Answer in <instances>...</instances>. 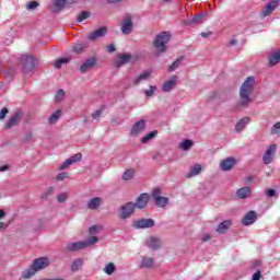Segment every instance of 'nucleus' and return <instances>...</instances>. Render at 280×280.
Listing matches in <instances>:
<instances>
[{"mask_svg": "<svg viewBox=\"0 0 280 280\" xmlns=\"http://www.w3.org/2000/svg\"><path fill=\"white\" fill-rule=\"evenodd\" d=\"M86 207L91 211H97V209H100V207H102V198L95 197V198L90 199L86 203Z\"/></svg>", "mask_w": 280, "mask_h": 280, "instance_id": "b1692460", "label": "nucleus"}, {"mask_svg": "<svg viewBox=\"0 0 280 280\" xmlns=\"http://www.w3.org/2000/svg\"><path fill=\"white\" fill-rule=\"evenodd\" d=\"M39 280H65L63 278H43Z\"/></svg>", "mask_w": 280, "mask_h": 280, "instance_id": "774afa93", "label": "nucleus"}, {"mask_svg": "<svg viewBox=\"0 0 280 280\" xmlns=\"http://www.w3.org/2000/svg\"><path fill=\"white\" fill-rule=\"evenodd\" d=\"M90 18H91V12L83 11L79 13L77 21L78 23H82V21H86V19H90Z\"/></svg>", "mask_w": 280, "mask_h": 280, "instance_id": "37998d69", "label": "nucleus"}, {"mask_svg": "<svg viewBox=\"0 0 280 280\" xmlns=\"http://www.w3.org/2000/svg\"><path fill=\"white\" fill-rule=\"evenodd\" d=\"M209 240H211V235L209 234L203 235V238H202L203 242H209Z\"/></svg>", "mask_w": 280, "mask_h": 280, "instance_id": "338daca9", "label": "nucleus"}, {"mask_svg": "<svg viewBox=\"0 0 280 280\" xmlns=\"http://www.w3.org/2000/svg\"><path fill=\"white\" fill-rule=\"evenodd\" d=\"M130 60H132V55L119 54L114 60V67H116V69H121V67H124L125 65H128Z\"/></svg>", "mask_w": 280, "mask_h": 280, "instance_id": "f8f14e48", "label": "nucleus"}, {"mask_svg": "<svg viewBox=\"0 0 280 280\" xmlns=\"http://www.w3.org/2000/svg\"><path fill=\"white\" fill-rule=\"evenodd\" d=\"M36 270L34 268L26 269L22 272V279H32V277H34V275H36Z\"/></svg>", "mask_w": 280, "mask_h": 280, "instance_id": "58836bf2", "label": "nucleus"}, {"mask_svg": "<svg viewBox=\"0 0 280 280\" xmlns=\"http://www.w3.org/2000/svg\"><path fill=\"white\" fill-rule=\"evenodd\" d=\"M119 28L121 34L128 36L132 34V30H135V22L132 21V15H125L119 23Z\"/></svg>", "mask_w": 280, "mask_h": 280, "instance_id": "39448f33", "label": "nucleus"}, {"mask_svg": "<svg viewBox=\"0 0 280 280\" xmlns=\"http://www.w3.org/2000/svg\"><path fill=\"white\" fill-rule=\"evenodd\" d=\"M237 45V39L232 38L228 42V47H235Z\"/></svg>", "mask_w": 280, "mask_h": 280, "instance_id": "bf43d9fd", "label": "nucleus"}, {"mask_svg": "<svg viewBox=\"0 0 280 280\" xmlns=\"http://www.w3.org/2000/svg\"><path fill=\"white\" fill-rule=\"evenodd\" d=\"M97 242H100L97 236H91L85 241L70 242L66 244V250L67 253H78L80 250H84V248H90V246L97 244Z\"/></svg>", "mask_w": 280, "mask_h": 280, "instance_id": "7ed1b4c3", "label": "nucleus"}, {"mask_svg": "<svg viewBox=\"0 0 280 280\" xmlns=\"http://www.w3.org/2000/svg\"><path fill=\"white\" fill-rule=\"evenodd\" d=\"M202 23V15H197L191 20L185 22V25H200Z\"/></svg>", "mask_w": 280, "mask_h": 280, "instance_id": "ea45409f", "label": "nucleus"}, {"mask_svg": "<svg viewBox=\"0 0 280 280\" xmlns=\"http://www.w3.org/2000/svg\"><path fill=\"white\" fill-rule=\"evenodd\" d=\"M5 229H8V224H5L3 221H0V231H5Z\"/></svg>", "mask_w": 280, "mask_h": 280, "instance_id": "e2e57ef3", "label": "nucleus"}, {"mask_svg": "<svg viewBox=\"0 0 280 280\" xmlns=\"http://www.w3.org/2000/svg\"><path fill=\"white\" fill-rule=\"evenodd\" d=\"M192 147H194V141H191L189 139L183 140L178 144L179 150H184V152H187L188 150H191Z\"/></svg>", "mask_w": 280, "mask_h": 280, "instance_id": "e433bc0d", "label": "nucleus"}, {"mask_svg": "<svg viewBox=\"0 0 280 280\" xmlns=\"http://www.w3.org/2000/svg\"><path fill=\"white\" fill-rule=\"evenodd\" d=\"M137 173V171H135V168H127L124 173H122V180L128 182V180H132V178H135V174Z\"/></svg>", "mask_w": 280, "mask_h": 280, "instance_id": "72a5a7b5", "label": "nucleus"}, {"mask_svg": "<svg viewBox=\"0 0 280 280\" xmlns=\"http://www.w3.org/2000/svg\"><path fill=\"white\" fill-rule=\"evenodd\" d=\"M201 173H202V165L194 164L192 166H190V168H189L188 173H186L185 177L194 178V176H198Z\"/></svg>", "mask_w": 280, "mask_h": 280, "instance_id": "4be33fe9", "label": "nucleus"}, {"mask_svg": "<svg viewBox=\"0 0 280 280\" xmlns=\"http://www.w3.org/2000/svg\"><path fill=\"white\" fill-rule=\"evenodd\" d=\"M233 224V222L231 220H225L223 222H221L218 228H217V233H226L228 229H231V225Z\"/></svg>", "mask_w": 280, "mask_h": 280, "instance_id": "7c9ffc66", "label": "nucleus"}, {"mask_svg": "<svg viewBox=\"0 0 280 280\" xmlns=\"http://www.w3.org/2000/svg\"><path fill=\"white\" fill-rule=\"evenodd\" d=\"M56 189L50 186L42 194V200H47L48 196H51Z\"/></svg>", "mask_w": 280, "mask_h": 280, "instance_id": "49530a36", "label": "nucleus"}, {"mask_svg": "<svg viewBox=\"0 0 280 280\" xmlns=\"http://www.w3.org/2000/svg\"><path fill=\"white\" fill-rule=\"evenodd\" d=\"M159 136V131L158 130H154V131H151L149 133H147L144 137L141 138V143H150V141H152L155 137Z\"/></svg>", "mask_w": 280, "mask_h": 280, "instance_id": "f704fd0d", "label": "nucleus"}, {"mask_svg": "<svg viewBox=\"0 0 280 280\" xmlns=\"http://www.w3.org/2000/svg\"><path fill=\"white\" fill-rule=\"evenodd\" d=\"M67 178H69V173H67V172L59 173L56 176V180L59 182V183L62 182V180H67Z\"/></svg>", "mask_w": 280, "mask_h": 280, "instance_id": "09e8293b", "label": "nucleus"}, {"mask_svg": "<svg viewBox=\"0 0 280 280\" xmlns=\"http://www.w3.org/2000/svg\"><path fill=\"white\" fill-rule=\"evenodd\" d=\"M145 128H148L145 119H140L132 125L130 136L139 137V135H143V132H145Z\"/></svg>", "mask_w": 280, "mask_h": 280, "instance_id": "1a4fd4ad", "label": "nucleus"}, {"mask_svg": "<svg viewBox=\"0 0 280 280\" xmlns=\"http://www.w3.org/2000/svg\"><path fill=\"white\" fill-rule=\"evenodd\" d=\"M106 51H108V54H113L114 51H117V48L115 47V44H109L106 46Z\"/></svg>", "mask_w": 280, "mask_h": 280, "instance_id": "6e6d98bb", "label": "nucleus"}, {"mask_svg": "<svg viewBox=\"0 0 280 280\" xmlns=\"http://www.w3.org/2000/svg\"><path fill=\"white\" fill-rule=\"evenodd\" d=\"M8 170H10V164H4L0 166V172H8Z\"/></svg>", "mask_w": 280, "mask_h": 280, "instance_id": "052dcab7", "label": "nucleus"}, {"mask_svg": "<svg viewBox=\"0 0 280 280\" xmlns=\"http://www.w3.org/2000/svg\"><path fill=\"white\" fill-rule=\"evenodd\" d=\"M172 35L168 32H162L158 34L153 39V49L155 56H161L167 51V44L170 43Z\"/></svg>", "mask_w": 280, "mask_h": 280, "instance_id": "f03ea898", "label": "nucleus"}, {"mask_svg": "<svg viewBox=\"0 0 280 280\" xmlns=\"http://www.w3.org/2000/svg\"><path fill=\"white\" fill-rule=\"evenodd\" d=\"M85 49H86V44H82V43L75 44L72 47V51L74 54H82V51H84Z\"/></svg>", "mask_w": 280, "mask_h": 280, "instance_id": "a19ab883", "label": "nucleus"}, {"mask_svg": "<svg viewBox=\"0 0 280 280\" xmlns=\"http://www.w3.org/2000/svg\"><path fill=\"white\" fill-rule=\"evenodd\" d=\"M38 1H32L26 3V10H36L38 8Z\"/></svg>", "mask_w": 280, "mask_h": 280, "instance_id": "8fccbe9b", "label": "nucleus"}, {"mask_svg": "<svg viewBox=\"0 0 280 280\" xmlns=\"http://www.w3.org/2000/svg\"><path fill=\"white\" fill-rule=\"evenodd\" d=\"M266 195L268 196V198H273V196L277 195V191L275 189H267Z\"/></svg>", "mask_w": 280, "mask_h": 280, "instance_id": "4d7b16f0", "label": "nucleus"}, {"mask_svg": "<svg viewBox=\"0 0 280 280\" xmlns=\"http://www.w3.org/2000/svg\"><path fill=\"white\" fill-rule=\"evenodd\" d=\"M253 89H255V78L248 77L242 84L240 89V101L238 106H248V104L253 103Z\"/></svg>", "mask_w": 280, "mask_h": 280, "instance_id": "f257e3e1", "label": "nucleus"}, {"mask_svg": "<svg viewBox=\"0 0 280 280\" xmlns=\"http://www.w3.org/2000/svg\"><path fill=\"white\" fill-rule=\"evenodd\" d=\"M255 222H257V212L253 210L247 212L242 220L243 226H250V224H255Z\"/></svg>", "mask_w": 280, "mask_h": 280, "instance_id": "a211bd4d", "label": "nucleus"}, {"mask_svg": "<svg viewBox=\"0 0 280 280\" xmlns=\"http://www.w3.org/2000/svg\"><path fill=\"white\" fill-rule=\"evenodd\" d=\"M152 226H154L153 219H140L135 223L136 229H152Z\"/></svg>", "mask_w": 280, "mask_h": 280, "instance_id": "aec40b11", "label": "nucleus"}, {"mask_svg": "<svg viewBox=\"0 0 280 280\" xmlns=\"http://www.w3.org/2000/svg\"><path fill=\"white\" fill-rule=\"evenodd\" d=\"M249 122H250V119L248 117H244L240 119L235 126L236 132H242V130H244V128H246V126H248Z\"/></svg>", "mask_w": 280, "mask_h": 280, "instance_id": "2f4dec72", "label": "nucleus"}, {"mask_svg": "<svg viewBox=\"0 0 280 280\" xmlns=\"http://www.w3.org/2000/svg\"><path fill=\"white\" fill-rule=\"evenodd\" d=\"M139 268H154V258L144 256L139 261Z\"/></svg>", "mask_w": 280, "mask_h": 280, "instance_id": "bb28decb", "label": "nucleus"}, {"mask_svg": "<svg viewBox=\"0 0 280 280\" xmlns=\"http://www.w3.org/2000/svg\"><path fill=\"white\" fill-rule=\"evenodd\" d=\"M96 60L95 58H90V59H86L80 67L79 71L81 73H89V71H91V69H93V67H95L96 65Z\"/></svg>", "mask_w": 280, "mask_h": 280, "instance_id": "6ab92c4d", "label": "nucleus"}, {"mask_svg": "<svg viewBox=\"0 0 280 280\" xmlns=\"http://www.w3.org/2000/svg\"><path fill=\"white\" fill-rule=\"evenodd\" d=\"M82 266H84V259L77 258L71 261L70 269L72 272H78V270H82Z\"/></svg>", "mask_w": 280, "mask_h": 280, "instance_id": "c756f323", "label": "nucleus"}, {"mask_svg": "<svg viewBox=\"0 0 280 280\" xmlns=\"http://www.w3.org/2000/svg\"><path fill=\"white\" fill-rule=\"evenodd\" d=\"M277 144H270L267 147L264 155H262V162L265 165H270L272 161H275V155L277 154Z\"/></svg>", "mask_w": 280, "mask_h": 280, "instance_id": "9d476101", "label": "nucleus"}, {"mask_svg": "<svg viewBox=\"0 0 280 280\" xmlns=\"http://www.w3.org/2000/svg\"><path fill=\"white\" fill-rule=\"evenodd\" d=\"M238 160L235 156H229L220 161L219 163V170L221 172H231L235 168V165H237Z\"/></svg>", "mask_w": 280, "mask_h": 280, "instance_id": "0eeeda50", "label": "nucleus"}, {"mask_svg": "<svg viewBox=\"0 0 280 280\" xmlns=\"http://www.w3.org/2000/svg\"><path fill=\"white\" fill-rule=\"evenodd\" d=\"M69 2L67 0H54L51 10L52 12H62L65 8H69Z\"/></svg>", "mask_w": 280, "mask_h": 280, "instance_id": "412c9836", "label": "nucleus"}, {"mask_svg": "<svg viewBox=\"0 0 280 280\" xmlns=\"http://www.w3.org/2000/svg\"><path fill=\"white\" fill-rule=\"evenodd\" d=\"M211 32H202L201 34H200V36H202V38H209V36H211Z\"/></svg>", "mask_w": 280, "mask_h": 280, "instance_id": "0e129e2a", "label": "nucleus"}, {"mask_svg": "<svg viewBox=\"0 0 280 280\" xmlns=\"http://www.w3.org/2000/svg\"><path fill=\"white\" fill-rule=\"evenodd\" d=\"M180 67V60L177 59L176 61H174L170 68H168V71H176V69H178Z\"/></svg>", "mask_w": 280, "mask_h": 280, "instance_id": "3c124183", "label": "nucleus"}, {"mask_svg": "<svg viewBox=\"0 0 280 280\" xmlns=\"http://www.w3.org/2000/svg\"><path fill=\"white\" fill-rule=\"evenodd\" d=\"M100 231H102V225H92L89 229V235H91V237H95Z\"/></svg>", "mask_w": 280, "mask_h": 280, "instance_id": "79ce46f5", "label": "nucleus"}, {"mask_svg": "<svg viewBox=\"0 0 280 280\" xmlns=\"http://www.w3.org/2000/svg\"><path fill=\"white\" fill-rule=\"evenodd\" d=\"M69 166L66 162H63L60 166H59V172H62L65 170H67Z\"/></svg>", "mask_w": 280, "mask_h": 280, "instance_id": "680f3d73", "label": "nucleus"}, {"mask_svg": "<svg viewBox=\"0 0 280 280\" xmlns=\"http://www.w3.org/2000/svg\"><path fill=\"white\" fill-rule=\"evenodd\" d=\"M132 213H135V202H127L118 208L117 218L119 220H128Z\"/></svg>", "mask_w": 280, "mask_h": 280, "instance_id": "20e7f679", "label": "nucleus"}, {"mask_svg": "<svg viewBox=\"0 0 280 280\" xmlns=\"http://www.w3.org/2000/svg\"><path fill=\"white\" fill-rule=\"evenodd\" d=\"M60 117H62V110L57 109L47 118L48 126H54L58 124V121L60 120Z\"/></svg>", "mask_w": 280, "mask_h": 280, "instance_id": "393cba45", "label": "nucleus"}, {"mask_svg": "<svg viewBox=\"0 0 280 280\" xmlns=\"http://www.w3.org/2000/svg\"><path fill=\"white\" fill-rule=\"evenodd\" d=\"M237 198L241 200H246V198H250L253 196V189L250 187H243L236 191Z\"/></svg>", "mask_w": 280, "mask_h": 280, "instance_id": "5701e85b", "label": "nucleus"}, {"mask_svg": "<svg viewBox=\"0 0 280 280\" xmlns=\"http://www.w3.org/2000/svg\"><path fill=\"white\" fill-rule=\"evenodd\" d=\"M152 75V71H143L140 73L136 79H133V84L137 86L141 84V82H145V80H150V77Z\"/></svg>", "mask_w": 280, "mask_h": 280, "instance_id": "c85d7f7f", "label": "nucleus"}, {"mask_svg": "<svg viewBox=\"0 0 280 280\" xmlns=\"http://www.w3.org/2000/svg\"><path fill=\"white\" fill-rule=\"evenodd\" d=\"M34 270L40 272V270H45L49 266V258L40 257L36 258L33 264L31 265Z\"/></svg>", "mask_w": 280, "mask_h": 280, "instance_id": "4468645a", "label": "nucleus"}, {"mask_svg": "<svg viewBox=\"0 0 280 280\" xmlns=\"http://www.w3.org/2000/svg\"><path fill=\"white\" fill-rule=\"evenodd\" d=\"M147 246L151 250H159V248H161L163 246V241H161V238H159L156 236H150L147 240Z\"/></svg>", "mask_w": 280, "mask_h": 280, "instance_id": "dca6fc26", "label": "nucleus"}, {"mask_svg": "<svg viewBox=\"0 0 280 280\" xmlns=\"http://www.w3.org/2000/svg\"><path fill=\"white\" fill-rule=\"evenodd\" d=\"M156 91V85H149L148 89L143 90V94L145 95V97H154Z\"/></svg>", "mask_w": 280, "mask_h": 280, "instance_id": "4c0bfd02", "label": "nucleus"}, {"mask_svg": "<svg viewBox=\"0 0 280 280\" xmlns=\"http://www.w3.org/2000/svg\"><path fill=\"white\" fill-rule=\"evenodd\" d=\"M279 132H280V122H277L271 127V135H279Z\"/></svg>", "mask_w": 280, "mask_h": 280, "instance_id": "603ef678", "label": "nucleus"}, {"mask_svg": "<svg viewBox=\"0 0 280 280\" xmlns=\"http://www.w3.org/2000/svg\"><path fill=\"white\" fill-rule=\"evenodd\" d=\"M150 200V195L148 194H141L136 202L133 203L135 209H145V207H148V202Z\"/></svg>", "mask_w": 280, "mask_h": 280, "instance_id": "f3484780", "label": "nucleus"}, {"mask_svg": "<svg viewBox=\"0 0 280 280\" xmlns=\"http://www.w3.org/2000/svg\"><path fill=\"white\" fill-rule=\"evenodd\" d=\"M280 62V49L271 52L268 57V66L276 67Z\"/></svg>", "mask_w": 280, "mask_h": 280, "instance_id": "a878e982", "label": "nucleus"}, {"mask_svg": "<svg viewBox=\"0 0 280 280\" xmlns=\"http://www.w3.org/2000/svg\"><path fill=\"white\" fill-rule=\"evenodd\" d=\"M65 90H58L56 95H55V102L56 104H60V102H62V100H65Z\"/></svg>", "mask_w": 280, "mask_h": 280, "instance_id": "c03bdc74", "label": "nucleus"}, {"mask_svg": "<svg viewBox=\"0 0 280 280\" xmlns=\"http://www.w3.org/2000/svg\"><path fill=\"white\" fill-rule=\"evenodd\" d=\"M21 65H22L23 73H30V72L34 71V67H36L34 57L32 55L22 56Z\"/></svg>", "mask_w": 280, "mask_h": 280, "instance_id": "6e6552de", "label": "nucleus"}, {"mask_svg": "<svg viewBox=\"0 0 280 280\" xmlns=\"http://www.w3.org/2000/svg\"><path fill=\"white\" fill-rule=\"evenodd\" d=\"M116 270L117 267L115 266V262H108L103 268V272H105V275H108L109 277L113 276Z\"/></svg>", "mask_w": 280, "mask_h": 280, "instance_id": "c9c22d12", "label": "nucleus"}, {"mask_svg": "<svg viewBox=\"0 0 280 280\" xmlns=\"http://www.w3.org/2000/svg\"><path fill=\"white\" fill-rule=\"evenodd\" d=\"M67 62H69V58H61V59H58L56 62H55V67L56 69H60L62 67V65H67Z\"/></svg>", "mask_w": 280, "mask_h": 280, "instance_id": "de8ad7c7", "label": "nucleus"}, {"mask_svg": "<svg viewBox=\"0 0 280 280\" xmlns=\"http://www.w3.org/2000/svg\"><path fill=\"white\" fill-rule=\"evenodd\" d=\"M280 5V0H272L269 3L266 4L265 9L261 12V16H270L272 12L276 11V9Z\"/></svg>", "mask_w": 280, "mask_h": 280, "instance_id": "2eb2a0df", "label": "nucleus"}, {"mask_svg": "<svg viewBox=\"0 0 280 280\" xmlns=\"http://www.w3.org/2000/svg\"><path fill=\"white\" fill-rule=\"evenodd\" d=\"M156 207H161L162 209L170 205V198L163 197V192L161 188H154L151 194Z\"/></svg>", "mask_w": 280, "mask_h": 280, "instance_id": "423d86ee", "label": "nucleus"}, {"mask_svg": "<svg viewBox=\"0 0 280 280\" xmlns=\"http://www.w3.org/2000/svg\"><path fill=\"white\" fill-rule=\"evenodd\" d=\"M177 83H178V77L173 75L162 84L161 89H162L163 93H172V91H174V89H176Z\"/></svg>", "mask_w": 280, "mask_h": 280, "instance_id": "ddd939ff", "label": "nucleus"}, {"mask_svg": "<svg viewBox=\"0 0 280 280\" xmlns=\"http://www.w3.org/2000/svg\"><path fill=\"white\" fill-rule=\"evenodd\" d=\"M9 110L8 107H3L2 109H0V121L2 119H5V116L8 115Z\"/></svg>", "mask_w": 280, "mask_h": 280, "instance_id": "864d4df0", "label": "nucleus"}, {"mask_svg": "<svg viewBox=\"0 0 280 280\" xmlns=\"http://www.w3.org/2000/svg\"><path fill=\"white\" fill-rule=\"evenodd\" d=\"M56 198H57V202L65 203L67 202V200H69V194L60 192L59 195H57Z\"/></svg>", "mask_w": 280, "mask_h": 280, "instance_id": "a18cd8bd", "label": "nucleus"}, {"mask_svg": "<svg viewBox=\"0 0 280 280\" xmlns=\"http://www.w3.org/2000/svg\"><path fill=\"white\" fill-rule=\"evenodd\" d=\"M108 32V28L106 26H103L101 28H97L91 33L88 34L86 38L88 40H90L91 43H95V40L100 39V38H104V36H106V33Z\"/></svg>", "mask_w": 280, "mask_h": 280, "instance_id": "9b49d317", "label": "nucleus"}, {"mask_svg": "<svg viewBox=\"0 0 280 280\" xmlns=\"http://www.w3.org/2000/svg\"><path fill=\"white\" fill-rule=\"evenodd\" d=\"M79 161H82V153H77L72 156H70L69 159H67L65 161L66 165H68V167H71V165H73V163H78Z\"/></svg>", "mask_w": 280, "mask_h": 280, "instance_id": "473e14b6", "label": "nucleus"}, {"mask_svg": "<svg viewBox=\"0 0 280 280\" xmlns=\"http://www.w3.org/2000/svg\"><path fill=\"white\" fill-rule=\"evenodd\" d=\"M261 279V271H256L253 277L252 280H259Z\"/></svg>", "mask_w": 280, "mask_h": 280, "instance_id": "13d9d810", "label": "nucleus"}, {"mask_svg": "<svg viewBox=\"0 0 280 280\" xmlns=\"http://www.w3.org/2000/svg\"><path fill=\"white\" fill-rule=\"evenodd\" d=\"M19 121H21V112L15 113L14 116H12L8 122L4 125V128L10 129L14 128V126L19 125Z\"/></svg>", "mask_w": 280, "mask_h": 280, "instance_id": "cd10ccee", "label": "nucleus"}, {"mask_svg": "<svg viewBox=\"0 0 280 280\" xmlns=\"http://www.w3.org/2000/svg\"><path fill=\"white\" fill-rule=\"evenodd\" d=\"M255 178L253 176L245 177V183H253Z\"/></svg>", "mask_w": 280, "mask_h": 280, "instance_id": "69168bd1", "label": "nucleus"}, {"mask_svg": "<svg viewBox=\"0 0 280 280\" xmlns=\"http://www.w3.org/2000/svg\"><path fill=\"white\" fill-rule=\"evenodd\" d=\"M102 117V110H96L92 114V118L96 121H100V118Z\"/></svg>", "mask_w": 280, "mask_h": 280, "instance_id": "5fc2aeb1", "label": "nucleus"}]
</instances>
